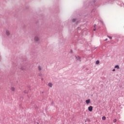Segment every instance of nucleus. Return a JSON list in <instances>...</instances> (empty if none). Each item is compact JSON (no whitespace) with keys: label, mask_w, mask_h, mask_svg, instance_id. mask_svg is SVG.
I'll list each match as a JSON object with an SVG mask.
<instances>
[{"label":"nucleus","mask_w":124,"mask_h":124,"mask_svg":"<svg viewBox=\"0 0 124 124\" xmlns=\"http://www.w3.org/2000/svg\"><path fill=\"white\" fill-rule=\"evenodd\" d=\"M88 110L90 112H92V111H93V106H90L89 108H88Z\"/></svg>","instance_id":"f257e3e1"},{"label":"nucleus","mask_w":124,"mask_h":124,"mask_svg":"<svg viewBox=\"0 0 124 124\" xmlns=\"http://www.w3.org/2000/svg\"><path fill=\"white\" fill-rule=\"evenodd\" d=\"M86 104H89V103H91V100L90 99L86 100Z\"/></svg>","instance_id":"f03ea898"},{"label":"nucleus","mask_w":124,"mask_h":124,"mask_svg":"<svg viewBox=\"0 0 124 124\" xmlns=\"http://www.w3.org/2000/svg\"><path fill=\"white\" fill-rule=\"evenodd\" d=\"M48 87H50V88H52V87H53V84L51 83H48Z\"/></svg>","instance_id":"7ed1b4c3"},{"label":"nucleus","mask_w":124,"mask_h":124,"mask_svg":"<svg viewBox=\"0 0 124 124\" xmlns=\"http://www.w3.org/2000/svg\"><path fill=\"white\" fill-rule=\"evenodd\" d=\"M76 58L78 60V61H79V62H81V60H80V57H79V56H78V57L76 56Z\"/></svg>","instance_id":"20e7f679"},{"label":"nucleus","mask_w":124,"mask_h":124,"mask_svg":"<svg viewBox=\"0 0 124 124\" xmlns=\"http://www.w3.org/2000/svg\"><path fill=\"white\" fill-rule=\"evenodd\" d=\"M11 91H12V92H15V88L14 87L11 88Z\"/></svg>","instance_id":"39448f33"},{"label":"nucleus","mask_w":124,"mask_h":124,"mask_svg":"<svg viewBox=\"0 0 124 124\" xmlns=\"http://www.w3.org/2000/svg\"><path fill=\"white\" fill-rule=\"evenodd\" d=\"M115 68H117V69H120V66H119V65H116L115 66Z\"/></svg>","instance_id":"423d86ee"},{"label":"nucleus","mask_w":124,"mask_h":124,"mask_svg":"<svg viewBox=\"0 0 124 124\" xmlns=\"http://www.w3.org/2000/svg\"><path fill=\"white\" fill-rule=\"evenodd\" d=\"M6 34L7 35H9V34H10L9 31H6Z\"/></svg>","instance_id":"0eeeda50"},{"label":"nucleus","mask_w":124,"mask_h":124,"mask_svg":"<svg viewBox=\"0 0 124 124\" xmlns=\"http://www.w3.org/2000/svg\"><path fill=\"white\" fill-rule=\"evenodd\" d=\"M39 39L37 37H36L34 38L35 41H38Z\"/></svg>","instance_id":"6e6552de"},{"label":"nucleus","mask_w":124,"mask_h":124,"mask_svg":"<svg viewBox=\"0 0 124 124\" xmlns=\"http://www.w3.org/2000/svg\"><path fill=\"white\" fill-rule=\"evenodd\" d=\"M102 119L103 121H105V120H106V117L105 116H103L102 117Z\"/></svg>","instance_id":"1a4fd4ad"},{"label":"nucleus","mask_w":124,"mask_h":124,"mask_svg":"<svg viewBox=\"0 0 124 124\" xmlns=\"http://www.w3.org/2000/svg\"><path fill=\"white\" fill-rule=\"evenodd\" d=\"M21 70H25L26 69V67H23L21 68Z\"/></svg>","instance_id":"9d476101"},{"label":"nucleus","mask_w":124,"mask_h":124,"mask_svg":"<svg viewBox=\"0 0 124 124\" xmlns=\"http://www.w3.org/2000/svg\"><path fill=\"white\" fill-rule=\"evenodd\" d=\"M99 61L97 60V61H96V64H99Z\"/></svg>","instance_id":"9b49d317"},{"label":"nucleus","mask_w":124,"mask_h":124,"mask_svg":"<svg viewBox=\"0 0 124 124\" xmlns=\"http://www.w3.org/2000/svg\"><path fill=\"white\" fill-rule=\"evenodd\" d=\"M72 22H76V19H75V18L73 19Z\"/></svg>","instance_id":"f8f14e48"},{"label":"nucleus","mask_w":124,"mask_h":124,"mask_svg":"<svg viewBox=\"0 0 124 124\" xmlns=\"http://www.w3.org/2000/svg\"><path fill=\"white\" fill-rule=\"evenodd\" d=\"M38 69H39V70H41V66H38Z\"/></svg>","instance_id":"ddd939ff"},{"label":"nucleus","mask_w":124,"mask_h":124,"mask_svg":"<svg viewBox=\"0 0 124 124\" xmlns=\"http://www.w3.org/2000/svg\"><path fill=\"white\" fill-rule=\"evenodd\" d=\"M116 122H117V119H114L113 120V123H116Z\"/></svg>","instance_id":"4468645a"},{"label":"nucleus","mask_w":124,"mask_h":124,"mask_svg":"<svg viewBox=\"0 0 124 124\" xmlns=\"http://www.w3.org/2000/svg\"><path fill=\"white\" fill-rule=\"evenodd\" d=\"M108 38H109V39H112V37H110L109 36H108Z\"/></svg>","instance_id":"2eb2a0df"},{"label":"nucleus","mask_w":124,"mask_h":124,"mask_svg":"<svg viewBox=\"0 0 124 124\" xmlns=\"http://www.w3.org/2000/svg\"><path fill=\"white\" fill-rule=\"evenodd\" d=\"M107 40H108V39H106L105 40V41H107Z\"/></svg>","instance_id":"dca6fc26"},{"label":"nucleus","mask_w":124,"mask_h":124,"mask_svg":"<svg viewBox=\"0 0 124 124\" xmlns=\"http://www.w3.org/2000/svg\"><path fill=\"white\" fill-rule=\"evenodd\" d=\"M116 70L115 69H113V70H112V71H115Z\"/></svg>","instance_id":"f3484780"},{"label":"nucleus","mask_w":124,"mask_h":124,"mask_svg":"<svg viewBox=\"0 0 124 124\" xmlns=\"http://www.w3.org/2000/svg\"><path fill=\"white\" fill-rule=\"evenodd\" d=\"M94 27H96V25L95 24V25H94Z\"/></svg>","instance_id":"a211bd4d"},{"label":"nucleus","mask_w":124,"mask_h":124,"mask_svg":"<svg viewBox=\"0 0 124 124\" xmlns=\"http://www.w3.org/2000/svg\"><path fill=\"white\" fill-rule=\"evenodd\" d=\"M93 31H95V29H94L93 30Z\"/></svg>","instance_id":"6ab92c4d"},{"label":"nucleus","mask_w":124,"mask_h":124,"mask_svg":"<svg viewBox=\"0 0 124 124\" xmlns=\"http://www.w3.org/2000/svg\"><path fill=\"white\" fill-rule=\"evenodd\" d=\"M37 124H39V123L38 122L37 123Z\"/></svg>","instance_id":"aec40b11"},{"label":"nucleus","mask_w":124,"mask_h":124,"mask_svg":"<svg viewBox=\"0 0 124 124\" xmlns=\"http://www.w3.org/2000/svg\"><path fill=\"white\" fill-rule=\"evenodd\" d=\"M71 52L72 53V50H71Z\"/></svg>","instance_id":"412c9836"},{"label":"nucleus","mask_w":124,"mask_h":124,"mask_svg":"<svg viewBox=\"0 0 124 124\" xmlns=\"http://www.w3.org/2000/svg\"><path fill=\"white\" fill-rule=\"evenodd\" d=\"M42 80H43V78H42Z\"/></svg>","instance_id":"4be33fe9"},{"label":"nucleus","mask_w":124,"mask_h":124,"mask_svg":"<svg viewBox=\"0 0 124 124\" xmlns=\"http://www.w3.org/2000/svg\"><path fill=\"white\" fill-rule=\"evenodd\" d=\"M0 59H1V57H0Z\"/></svg>","instance_id":"5701e85b"}]
</instances>
